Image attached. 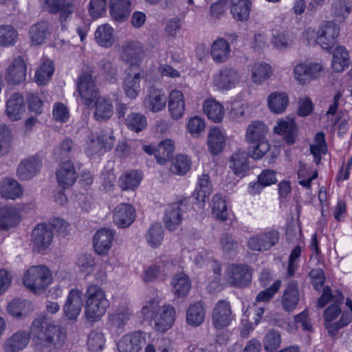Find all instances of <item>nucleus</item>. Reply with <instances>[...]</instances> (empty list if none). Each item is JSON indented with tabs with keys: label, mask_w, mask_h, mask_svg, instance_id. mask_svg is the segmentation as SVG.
I'll use <instances>...</instances> for the list:
<instances>
[{
	"label": "nucleus",
	"mask_w": 352,
	"mask_h": 352,
	"mask_svg": "<svg viewBox=\"0 0 352 352\" xmlns=\"http://www.w3.org/2000/svg\"><path fill=\"white\" fill-rule=\"evenodd\" d=\"M32 338L35 347L39 350L60 349L65 343L67 333L47 316H39L32 322L30 331H17L4 342L6 352H19L24 349Z\"/></svg>",
	"instance_id": "obj_1"
},
{
	"label": "nucleus",
	"mask_w": 352,
	"mask_h": 352,
	"mask_svg": "<svg viewBox=\"0 0 352 352\" xmlns=\"http://www.w3.org/2000/svg\"><path fill=\"white\" fill-rule=\"evenodd\" d=\"M344 296L340 290L334 292L329 286L322 288V293L317 301V307L322 309L331 303L323 312V324L329 337L335 339L340 330L348 326L352 321V300L347 298L346 305L350 309L342 311Z\"/></svg>",
	"instance_id": "obj_2"
},
{
	"label": "nucleus",
	"mask_w": 352,
	"mask_h": 352,
	"mask_svg": "<svg viewBox=\"0 0 352 352\" xmlns=\"http://www.w3.org/2000/svg\"><path fill=\"white\" fill-rule=\"evenodd\" d=\"M84 298L86 319L91 322L99 321L109 306L105 291L98 285L91 284L87 287Z\"/></svg>",
	"instance_id": "obj_3"
},
{
	"label": "nucleus",
	"mask_w": 352,
	"mask_h": 352,
	"mask_svg": "<svg viewBox=\"0 0 352 352\" xmlns=\"http://www.w3.org/2000/svg\"><path fill=\"white\" fill-rule=\"evenodd\" d=\"M52 274L45 265H33L23 274L22 282L23 285L36 294L44 292L52 282Z\"/></svg>",
	"instance_id": "obj_4"
},
{
	"label": "nucleus",
	"mask_w": 352,
	"mask_h": 352,
	"mask_svg": "<svg viewBox=\"0 0 352 352\" xmlns=\"http://www.w3.org/2000/svg\"><path fill=\"white\" fill-rule=\"evenodd\" d=\"M267 131V126L259 120L252 122L247 128L245 140L248 143L254 144L249 153L255 160L261 159L270 149V145L265 139Z\"/></svg>",
	"instance_id": "obj_5"
},
{
	"label": "nucleus",
	"mask_w": 352,
	"mask_h": 352,
	"mask_svg": "<svg viewBox=\"0 0 352 352\" xmlns=\"http://www.w3.org/2000/svg\"><path fill=\"white\" fill-rule=\"evenodd\" d=\"M191 208L190 199L184 198L169 204L165 210L163 221L170 231L177 230L183 220V215Z\"/></svg>",
	"instance_id": "obj_6"
},
{
	"label": "nucleus",
	"mask_w": 352,
	"mask_h": 352,
	"mask_svg": "<svg viewBox=\"0 0 352 352\" xmlns=\"http://www.w3.org/2000/svg\"><path fill=\"white\" fill-rule=\"evenodd\" d=\"M252 269L245 264H231L227 267L226 278L228 283L234 287L244 288L252 281Z\"/></svg>",
	"instance_id": "obj_7"
},
{
	"label": "nucleus",
	"mask_w": 352,
	"mask_h": 352,
	"mask_svg": "<svg viewBox=\"0 0 352 352\" xmlns=\"http://www.w3.org/2000/svg\"><path fill=\"white\" fill-rule=\"evenodd\" d=\"M120 56L130 65L128 69L140 70V64L144 57L143 47L138 41H127L121 47Z\"/></svg>",
	"instance_id": "obj_8"
},
{
	"label": "nucleus",
	"mask_w": 352,
	"mask_h": 352,
	"mask_svg": "<svg viewBox=\"0 0 352 352\" xmlns=\"http://www.w3.org/2000/svg\"><path fill=\"white\" fill-rule=\"evenodd\" d=\"M280 239V232L278 230L271 228L252 236L248 243V247L254 250L263 252L276 245Z\"/></svg>",
	"instance_id": "obj_9"
},
{
	"label": "nucleus",
	"mask_w": 352,
	"mask_h": 352,
	"mask_svg": "<svg viewBox=\"0 0 352 352\" xmlns=\"http://www.w3.org/2000/svg\"><path fill=\"white\" fill-rule=\"evenodd\" d=\"M340 34V27L333 21H324L316 33V42L323 49L329 51L336 45Z\"/></svg>",
	"instance_id": "obj_10"
},
{
	"label": "nucleus",
	"mask_w": 352,
	"mask_h": 352,
	"mask_svg": "<svg viewBox=\"0 0 352 352\" xmlns=\"http://www.w3.org/2000/svg\"><path fill=\"white\" fill-rule=\"evenodd\" d=\"M27 69V63L23 56L14 58L6 70V80L13 85L21 84L26 79Z\"/></svg>",
	"instance_id": "obj_11"
},
{
	"label": "nucleus",
	"mask_w": 352,
	"mask_h": 352,
	"mask_svg": "<svg viewBox=\"0 0 352 352\" xmlns=\"http://www.w3.org/2000/svg\"><path fill=\"white\" fill-rule=\"evenodd\" d=\"M233 319L231 305L226 300H219L212 312V324L217 329L229 326Z\"/></svg>",
	"instance_id": "obj_12"
},
{
	"label": "nucleus",
	"mask_w": 352,
	"mask_h": 352,
	"mask_svg": "<svg viewBox=\"0 0 352 352\" xmlns=\"http://www.w3.org/2000/svg\"><path fill=\"white\" fill-rule=\"evenodd\" d=\"M322 72L323 67L320 63H298L294 68V76L300 84L306 85L311 80L319 78Z\"/></svg>",
	"instance_id": "obj_13"
},
{
	"label": "nucleus",
	"mask_w": 352,
	"mask_h": 352,
	"mask_svg": "<svg viewBox=\"0 0 352 352\" xmlns=\"http://www.w3.org/2000/svg\"><path fill=\"white\" fill-rule=\"evenodd\" d=\"M22 220V208L16 205L0 207V230L7 231L16 227Z\"/></svg>",
	"instance_id": "obj_14"
},
{
	"label": "nucleus",
	"mask_w": 352,
	"mask_h": 352,
	"mask_svg": "<svg viewBox=\"0 0 352 352\" xmlns=\"http://www.w3.org/2000/svg\"><path fill=\"white\" fill-rule=\"evenodd\" d=\"M54 239L52 226L41 223L32 232L33 248L38 252H43L51 245Z\"/></svg>",
	"instance_id": "obj_15"
},
{
	"label": "nucleus",
	"mask_w": 352,
	"mask_h": 352,
	"mask_svg": "<svg viewBox=\"0 0 352 352\" xmlns=\"http://www.w3.org/2000/svg\"><path fill=\"white\" fill-rule=\"evenodd\" d=\"M143 150L149 155H154L158 164H164L173 155L175 142L170 139H165L160 142L157 146L144 145Z\"/></svg>",
	"instance_id": "obj_16"
},
{
	"label": "nucleus",
	"mask_w": 352,
	"mask_h": 352,
	"mask_svg": "<svg viewBox=\"0 0 352 352\" xmlns=\"http://www.w3.org/2000/svg\"><path fill=\"white\" fill-rule=\"evenodd\" d=\"M77 88L82 102L86 105H89L100 97L92 76L89 74L85 73L79 76Z\"/></svg>",
	"instance_id": "obj_17"
},
{
	"label": "nucleus",
	"mask_w": 352,
	"mask_h": 352,
	"mask_svg": "<svg viewBox=\"0 0 352 352\" xmlns=\"http://www.w3.org/2000/svg\"><path fill=\"white\" fill-rule=\"evenodd\" d=\"M143 332L133 331L123 336L117 344L120 352H138L146 343Z\"/></svg>",
	"instance_id": "obj_18"
},
{
	"label": "nucleus",
	"mask_w": 352,
	"mask_h": 352,
	"mask_svg": "<svg viewBox=\"0 0 352 352\" xmlns=\"http://www.w3.org/2000/svg\"><path fill=\"white\" fill-rule=\"evenodd\" d=\"M135 219V210L130 204H119L113 211V222L120 228L129 227Z\"/></svg>",
	"instance_id": "obj_19"
},
{
	"label": "nucleus",
	"mask_w": 352,
	"mask_h": 352,
	"mask_svg": "<svg viewBox=\"0 0 352 352\" xmlns=\"http://www.w3.org/2000/svg\"><path fill=\"white\" fill-rule=\"evenodd\" d=\"M113 230L102 228L98 230L94 236V248L98 255H106L111 250L114 240Z\"/></svg>",
	"instance_id": "obj_20"
},
{
	"label": "nucleus",
	"mask_w": 352,
	"mask_h": 352,
	"mask_svg": "<svg viewBox=\"0 0 352 352\" xmlns=\"http://www.w3.org/2000/svg\"><path fill=\"white\" fill-rule=\"evenodd\" d=\"M239 80V74L236 69L226 67L214 76V84L220 89L227 90L234 87Z\"/></svg>",
	"instance_id": "obj_21"
},
{
	"label": "nucleus",
	"mask_w": 352,
	"mask_h": 352,
	"mask_svg": "<svg viewBox=\"0 0 352 352\" xmlns=\"http://www.w3.org/2000/svg\"><path fill=\"white\" fill-rule=\"evenodd\" d=\"M300 300V291L296 280H291L286 285L281 297L283 309L287 312L294 311Z\"/></svg>",
	"instance_id": "obj_22"
},
{
	"label": "nucleus",
	"mask_w": 352,
	"mask_h": 352,
	"mask_svg": "<svg viewBox=\"0 0 352 352\" xmlns=\"http://www.w3.org/2000/svg\"><path fill=\"white\" fill-rule=\"evenodd\" d=\"M82 292L78 289L69 291L63 307V311L69 320H76L82 309Z\"/></svg>",
	"instance_id": "obj_23"
},
{
	"label": "nucleus",
	"mask_w": 352,
	"mask_h": 352,
	"mask_svg": "<svg viewBox=\"0 0 352 352\" xmlns=\"http://www.w3.org/2000/svg\"><path fill=\"white\" fill-rule=\"evenodd\" d=\"M25 112L23 95L19 92L13 94L6 102V114L9 120L17 121L22 118Z\"/></svg>",
	"instance_id": "obj_24"
},
{
	"label": "nucleus",
	"mask_w": 352,
	"mask_h": 352,
	"mask_svg": "<svg viewBox=\"0 0 352 352\" xmlns=\"http://www.w3.org/2000/svg\"><path fill=\"white\" fill-rule=\"evenodd\" d=\"M58 185L63 189L72 186L78 178V173L72 162L60 164L56 172Z\"/></svg>",
	"instance_id": "obj_25"
},
{
	"label": "nucleus",
	"mask_w": 352,
	"mask_h": 352,
	"mask_svg": "<svg viewBox=\"0 0 352 352\" xmlns=\"http://www.w3.org/2000/svg\"><path fill=\"white\" fill-rule=\"evenodd\" d=\"M133 316V311L128 305H120L115 311L109 314L107 324L111 329L122 331Z\"/></svg>",
	"instance_id": "obj_26"
},
{
	"label": "nucleus",
	"mask_w": 352,
	"mask_h": 352,
	"mask_svg": "<svg viewBox=\"0 0 352 352\" xmlns=\"http://www.w3.org/2000/svg\"><path fill=\"white\" fill-rule=\"evenodd\" d=\"M175 320V308L170 305H165L160 307L155 318V328L157 331L164 333L172 327Z\"/></svg>",
	"instance_id": "obj_27"
},
{
	"label": "nucleus",
	"mask_w": 352,
	"mask_h": 352,
	"mask_svg": "<svg viewBox=\"0 0 352 352\" xmlns=\"http://www.w3.org/2000/svg\"><path fill=\"white\" fill-rule=\"evenodd\" d=\"M170 265L163 258L156 259L155 262L144 267L142 278L144 282H153L160 276H165L168 272V267Z\"/></svg>",
	"instance_id": "obj_28"
},
{
	"label": "nucleus",
	"mask_w": 352,
	"mask_h": 352,
	"mask_svg": "<svg viewBox=\"0 0 352 352\" xmlns=\"http://www.w3.org/2000/svg\"><path fill=\"white\" fill-rule=\"evenodd\" d=\"M142 76L140 70L126 69V76L123 80V89L125 95L131 98L135 99L139 95L140 88V80Z\"/></svg>",
	"instance_id": "obj_29"
},
{
	"label": "nucleus",
	"mask_w": 352,
	"mask_h": 352,
	"mask_svg": "<svg viewBox=\"0 0 352 352\" xmlns=\"http://www.w3.org/2000/svg\"><path fill=\"white\" fill-rule=\"evenodd\" d=\"M44 2L50 13L60 12L61 20H66L76 7L75 0H44Z\"/></svg>",
	"instance_id": "obj_30"
},
{
	"label": "nucleus",
	"mask_w": 352,
	"mask_h": 352,
	"mask_svg": "<svg viewBox=\"0 0 352 352\" xmlns=\"http://www.w3.org/2000/svg\"><path fill=\"white\" fill-rule=\"evenodd\" d=\"M166 104V98L164 94L155 87H151L148 90V94L144 98V107L152 112H158L164 109Z\"/></svg>",
	"instance_id": "obj_31"
},
{
	"label": "nucleus",
	"mask_w": 352,
	"mask_h": 352,
	"mask_svg": "<svg viewBox=\"0 0 352 352\" xmlns=\"http://www.w3.org/2000/svg\"><path fill=\"white\" fill-rule=\"evenodd\" d=\"M248 155L245 151H238L229 158V167L239 177H244L250 170Z\"/></svg>",
	"instance_id": "obj_32"
},
{
	"label": "nucleus",
	"mask_w": 352,
	"mask_h": 352,
	"mask_svg": "<svg viewBox=\"0 0 352 352\" xmlns=\"http://www.w3.org/2000/svg\"><path fill=\"white\" fill-rule=\"evenodd\" d=\"M109 7L111 17L120 23L126 21L131 11L130 0H110Z\"/></svg>",
	"instance_id": "obj_33"
},
{
	"label": "nucleus",
	"mask_w": 352,
	"mask_h": 352,
	"mask_svg": "<svg viewBox=\"0 0 352 352\" xmlns=\"http://www.w3.org/2000/svg\"><path fill=\"white\" fill-rule=\"evenodd\" d=\"M41 168V163L36 157L22 161L18 166L16 173L21 180H28L34 177Z\"/></svg>",
	"instance_id": "obj_34"
},
{
	"label": "nucleus",
	"mask_w": 352,
	"mask_h": 352,
	"mask_svg": "<svg viewBox=\"0 0 352 352\" xmlns=\"http://www.w3.org/2000/svg\"><path fill=\"white\" fill-rule=\"evenodd\" d=\"M143 179V174L138 170L125 171L119 177V186L122 190H135L140 186Z\"/></svg>",
	"instance_id": "obj_35"
},
{
	"label": "nucleus",
	"mask_w": 352,
	"mask_h": 352,
	"mask_svg": "<svg viewBox=\"0 0 352 352\" xmlns=\"http://www.w3.org/2000/svg\"><path fill=\"white\" fill-rule=\"evenodd\" d=\"M168 111L174 120H179L183 116L185 111V101L182 91L175 89L170 93Z\"/></svg>",
	"instance_id": "obj_36"
},
{
	"label": "nucleus",
	"mask_w": 352,
	"mask_h": 352,
	"mask_svg": "<svg viewBox=\"0 0 352 352\" xmlns=\"http://www.w3.org/2000/svg\"><path fill=\"white\" fill-rule=\"evenodd\" d=\"M23 190L19 183L10 177L4 178L0 184L1 196L7 199L14 200L20 198Z\"/></svg>",
	"instance_id": "obj_37"
},
{
	"label": "nucleus",
	"mask_w": 352,
	"mask_h": 352,
	"mask_svg": "<svg viewBox=\"0 0 352 352\" xmlns=\"http://www.w3.org/2000/svg\"><path fill=\"white\" fill-rule=\"evenodd\" d=\"M113 114L112 102L106 98L99 97L95 102L94 118L98 122H106Z\"/></svg>",
	"instance_id": "obj_38"
},
{
	"label": "nucleus",
	"mask_w": 352,
	"mask_h": 352,
	"mask_svg": "<svg viewBox=\"0 0 352 352\" xmlns=\"http://www.w3.org/2000/svg\"><path fill=\"white\" fill-rule=\"evenodd\" d=\"M231 52L228 42L223 38H219L213 42L211 48V56L215 63L226 62Z\"/></svg>",
	"instance_id": "obj_39"
},
{
	"label": "nucleus",
	"mask_w": 352,
	"mask_h": 352,
	"mask_svg": "<svg viewBox=\"0 0 352 352\" xmlns=\"http://www.w3.org/2000/svg\"><path fill=\"white\" fill-rule=\"evenodd\" d=\"M50 34L49 24L45 21L36 23L32 25L29 30L31 43L34 45L43 44Z\"/></svg>",
	"instance_id": "obj_40"
},
{
	"label": "nucleus",
	"mask_w": 352,
	"mask_h": 352,
	"mask_svg": "<svg viewBox=\"0 0 352 352\" xmlns=\"http://www.w3.org/2000/svg\"><path fill=\"white\" fill-rule=\"evenodd\" d=\"M207 143L209 151L214 155L219 154L223 150L226 144V138L217 126L210 129Z\"/></svg>",
	"instance_id": "obj_41"
},
{
	"label": "nucleus",
	"mask_w": 352,
	"mask_h": 352,
	"mask_svg": "<svg viewBox=\"0 0 352 352\" xmlns=\"http://www.w3.org/2000/svg\"><path fill=\"white\" fill-rule=\"evenodd\" d=\"M352 11V0H333L331 15L338 22H343Z\"/></svg>",
	"instance_id": "obj_42"
},
{
	"label": "nucleus",
	"mask_w": 352,
	"mask_h": 352,
	"mask_svg": "<svg viewBox=\"0 0 352 352\" xmlns=\"http://www.w3.org/2000/svg\"><path fill=\"white\" fill-rule=\"evenodd\" d=\"M172 292L177 298L186 296L191 288L189 277L185 274H176L171 280Z\"/></svg>",
	"instance_id": "obj_43"
},
{
	"label": "nucleus",
	"mask_w": 352,
	"mask_h": 352,
	"mask_svg": "<svg viewBox=\"0 0 352 352\" xmlns=\"http://www.w3.org/2000/svg\"><path fill=\"white\" fill-rule=\"evenodd\" d=\"M251 9L250 0H232L230 12L236 20L247 21L250 16Z\"/></svg>",
	"instance_id": "obj_44"
},
{
	"label": "nucleus",
	"mask_w": 352,
	"mask_h": 352,
	"mask_svg": "<svg viewBox=\"0 0 352 352\" xmlns=\"http://www.w3.org/2000/svg\"><path fill=\"white\" fill-rule=\"evenodd\" d=\"M114 30L109 24L99 25L95 32V40L101 47H109L114 43Z\"/></svg>",
	"instance_id": "obj_45"
},
{
	"label": "nucleus",
	"mask_w": 352,
	"mask_h": 352,
	"mask_svg": "<svg viewBox=\"0 0 352 352\" xmlns=\"http://www.w3.org/2000/svg\"><path fill=\"white\" fill-rule=\"evenodd\" d=\"M204 113L208 119L214 122H220L224 116V108L222 104L214 99L207 100L203 106Z\"/></svg>",
	"instance_id": "obj_46"
},
{
	"label": "nucleus",
	"mask_w": 352,
	"mask_h": 352,
	"mask_svg": "<svg viewBox=\"0 0 352 352\" xmlns=\"http://www.w3.org/2000/svg\"><path fill=\"white\" fill-rule=\"evenodd\" d=\"M350 59L348 51L343 46H338L333 52L332 67L336 72H342L349 65Z\"/></svg>",
	"instance_id": "obj_47"
},
{
	"label": "nucleus",
	"mask_w": 352,
	"mask_h": 352,
	"mask_svg": "<svg viewBox=\"0 0 352 352\" xmlns=\"http://www.w3.org/2000/svg\"><path fill=\"white\" fill-rule=\"evenodd\" d=\"M272 74L271 66L265 63H255L251 69L252 80L258 85H261L267 80Z\"/></svg>",
	"instance_id": "obj_48"
},
{
	"label": "nucleus",
	"mask_w": 352,
	"mask_h": 352,
	"mask_svg": "<svg viewBox=\"0 0 352 352\" xmlns=\"http://www.w3.org/2000/svg\"><path fill=\"white\" fill-rule=\"evenodd\" d=\"M267 102L271 111L280 113L286 109L289 104V98L285 93L273 92L269 96Z\"/></svg>",
	"instance_id": "obj_49"
},
{
	"label": "nucleus",
	"mask_w": 352,
	"mask_h": 352,
	"mask_svg": "<svg viewBox=\"0 0 352 352\" xmlns=\"http://www.w3.org/2000/svg\"><path fill=\"white\" fill-rule=\"evenodd\" d=\"M282 342L281 334L277 329H270L265 334L263 345L266 352H275L280 346Z\"/></svg>",
	"instance_id": "obj_50"
},
{
	"label": "nucleus",
	"mask_w": 352,
	"mask_h": 352,
	"mask_svg": "<svg viewBox=\"0 0 352 352\" xmlns=\"http://www.w3.org/2000/svg\"><path fill=\"white\" fill-rule=\"evenodd\" d=\"M98 72L104 80L113 83L117 80L118 68L108 58L102 59L98 65Z\"/></svg>",
	"instance_id": "obj_51"
},
{
	"label": "nucleus",
	"mask_w": 352,
	"mask_h": 352,
	"mask_svg": "<svg viewBox=\"0 0 352 352\" xmlns=\"http://www.w3.org/2000/svg\"><path fill=\"white\" fill-rule=\"evenodd\" d=\"M276 133L284 136L287 144H292L295 142L296 135V126L292 122L281 120L274 129Z\"/></svg>",
	"instance_id": "obj_52"
},
{
	"label": "nucleus",
	"mask_w": 352,
	"mask_h": 352,
	"mask_svg": "<svg viewBox=\"0 0 352 352\" xmlns=\"http://www.w3.org/2000/svg\"><path fill=\"white\" fill-rule=\"evenodd\" d=\"M212 213L216 219L224 221L228 217L227 204L225 199L219 194L213 196L210 204Z\"/></svg>",
	"instance_id": "obj_53"
},
{
	"label": "nucleus",
	"mask_w": 352,
	"mask_h": 352,
	"mask_svg": "<svg viewBox=\"0 0 352 352\" xmlns=\"http://www.w3.org/2000/svg\"><path fill=\"white\" fill-rule=\"evenodd\" d=\"M125 124L131 131L138 133L146 128L147 119L140 113L132 112L125 119Z\"/></svg>",
	"instance_id": "obj_54"
},
{
	"label": "nucleus",
	"mask_w": 352,
	"mask_h": 352,
	"mask_svg": "<svg viewBox=\"0 0 352 352\" xmlns=\"http://www.w3.org/2000/svg\"><path fill=\"white\" fill-rule=\"evenodd\" d=\"M54 72V67L52 61L46 60L36 72L34 79L38 85H45L52 78Z\"/></svg>",
	"instance_id": "obj_55"
},
{
	"label": "nucleus",
	"mask_w": 352,
	"mask_h": 352,
	"mask_svg": "<svg viewBox=\"0 0 352 352\" xmlns=\"http://www.w3.org/2000/svg\"><path fill=\"white\" fill-rule=\"evenodd\" d=\"M298 184L304 188H310L311 182L318 177V172L300 162L298 170Z\"/></svg>",
	"instance_id": "obj_56"
},
{
	"label": "nucleus",
	"mask_w": 352,
	"mask_h": 352,
	"mask_svg": "<svg viewBox=\"0 0 352 352\" xmlns=\"http://www.w3.org/2000/svg\"><path fill=\"white\" fill-rule=\"evenodd\" d=\"M18 38L16 30L12 25H0V46L10 47L15 44Z\"/></svg>",
	"instance_id": "obj_57"
},
{
	"label": "nucleus",
	"mask_w": 352,
	"mask_h": 352,
	"mask_svg": "<svg viewBox=\"0 0 352 352\" xmlns=\"http://www.w3.org/2000/svg\"><path fill=\"white\" fill-rule=\"evenodd\" d=\"M164 230L160 223H153L148 230L146 234L147 243L153 248L160 246L163 241Z\"/></svg>",
	"instance_id": "obj_58"
},
{
	"label": "nucleus",
	"mask_w": 352,
	"mask_h": 352,
	"mask_svg": "<svg viewBox=\"0 0 352 352\" xmlns=\"http://www.w3.org/2000/svg\"><path fill=\"white\" fill-rule=\"evenodd\" d=\"M85 152L90 157L104 153L96 133H91L88 136Z\"/></svg>",
	"instance_id": "obj_59"
},
{
	"label": "nucleus",
	"mask_w": 352,
	"mask_h": 352,
	"mask_svg": "<svg viewBox=\"0 0 352 352\" xmlns=\"http://www.w3.org/2000/svg\"><path fill=\"white\" fill-rule=\"evenodd\" d=\"M12 140L11 130L5 125H0V156L7 154Z\"/></svg>",
	"instance_id": "obj_60"
},
{
	"label": "nucleus",
	"mask_w": 352,
	"mask_h": 352,
	"mask_svg": "<svg viewBox=\"0 0 352 352\" xmlns=\"http://www.w3.org/2000/svg\"><path fill=\"white\" fill-rule=\"evenodd\" d=\"M191 167V161L189 157L184 155H178L172 165L170 170L172 173L177 175L186 174Z\"/></svg>",
	"instance_id": "obj_61"
},
{
	"label": "nucleus",
	"mask_w": 352,
	"mask_h": 352,
	"mask_svg": "<svg viewBox=\"0 0 352 352\" xmlns=\"http://www.w3.org/2000/svg\"><path fill=\"white\" fill-rule=\"evenodd\" d=\"M105 343L104 335L101 332L91 331L88 337L87 347L93 352H97L103 349Z\"/></svg>",
	"instance_id": "obj_62"
},
{
	"label": "nucleus",
	"mask_w": 352,
	"mask_h": 352,
	"mask_svg": "<svg viewBox=\"0 0 352 352\" xmlns=\"http://www.w3.org/2000/svg\"><path fill=\"white\" fill-rule=\"evenodd\" d=\"M160 307L159 302L155 299L147 302L142 308L141 314L143 318L147 321L155 320Z\"/></svg>",
	"instance_id": "obj_63"
},
{
	"label": "nucleus",
	"mask_w": 352,
	"mask_h": 352,
	"mask_svg": "<svg viewBox=\"0 0 352 352\" xmlns=\"http://www.w3.org/2000/svg\"><path fill=\"white\" fill-rule=\"evenodd\" d=\"M104 152L111 150L115 144L116 138L111 130H102L96 133Z\"/></svg>",
	"instance_id": "obj_64"
}]
</instances>
